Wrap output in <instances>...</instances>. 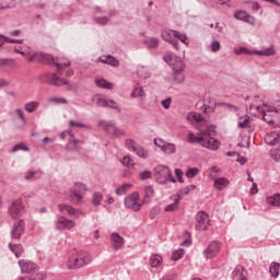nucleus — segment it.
<instances>
[{
  "label": "nucleus",
  "instance_id": "nucleus-1",
  "mask_svg": "<svg viewBox=\"0 0 280 280\" xmlns=\"http://www.w3.org/2000/svg\"><path fill=\"white\" fill-rule=\"evenodd\" d=\"M187 121L203 126L199 127V132L197 136H195L194 132L188 133V143H199L201 148H206L207 150H220V141L211 137L213 133H215V126H209L207 120L202 118V115L196 112H191L187 115Z\"/></svg>",
  "mask_w": 280,
  "mask_h": 280
},
{
  "label": "nucleus",
  "instance_id": "nucleus-2",
  "mask_svg": "<svg viewBox=\"0 0 280 280\" xmlns=\"http://www.w3.org/2000/svg\"><path fill=\"white\" fill-rule=\"evenodd\" d=\"M250 113L262 117V120L269 124V126H275V128L280 127V108L272 107L268 104L262 103L259 96L254 97V102L249 106Z\"/></svg>",
  "mask_w": 280,
  "mask_h": 280
},
{
  "label": "nucleus",
  "instance_id": "nucleus-3",
  "mask_svg": "<svg viewBox=\"0 0 280 280\" xmlns=\"http://www.w3.org/2000/svg\"><path fill=\"white\" fill-rule=\"evenodd\" d=\"M93 261L91 255L84 252H74L72 253L67 261L68 270H78V268H84V266H89Z\"/></svg>",
  "mask_w": 280,
  "mask_h": 280
},
{
  "label": "nucleus",
  "instance_id": "nucleus-4",
  "mask_svg": "<svg viewBox=\"0 0 280 280\" xmlns=\"http://www.w3.org/2000/svg\"><path fill=\"white\" fill-rule=\"evenodd\" d=\"M165 60L174 71L175 82H183L185 80V74H183V71L185 70V62H183V59H180V57L171 55L165 57Z\"/></svg>",
  "mask_w": 280,
  "mask_h": 280
},
{
  "label": "nucleus",
  "instance_id": "nucleus-5",
  "mask_svg": "<svg viewBox=\"0 0 280 280\" xmlns=\"http://www.w3.org/2000/svg\"><path fill=\"white\" fill-rule=\"evenodd\" d=\"M86 191H89L86 184L80 182L74 183L73 187L68 192L70 202H72V205H81L84 196H86Z\"/></svg>",
  "mask_w": 280,
  "mask_h": 280
},
{
  "label": "nucleus",
  "instance_id": "nucleus-6",
  "mask_svg": "<svg viewBox=\"0 0 280 280\" xmlns=\"http://www.w3.org/2000/svg\"><path fill=\"white\" fill-rule=\"evenodd\" d=\"M155 173L154 176L158 180V183H160V185H165V183H176V178H174V176H172V171L170 170V167L165 166V165H159L155 167Z\"/></svg>",
  "mask_w": 280,
  "mask_h": 280
},
{
  "label": "nucleus",
  "instance_id": "nucleus-7",
  "mask_svg": "<svg viewBox=\"0 0 280 280\" xmlns=\"http://www.w3.org/2000/svg\"><path fill=\"white\" fill-rule=\"evenodd\" d=\"M162 38L166 43H171L175 49H178V43L174 40V38H178L184 45H188L187 36L184 34L178 33L177 31H163Z\"/></svg>",
  "mask_w": 280,
  "mask_h": 280
},
{
  "label": "nucleus",
  "instance_id": "nucleus-8",
  "mask_svg": "<svg viewBox=\"0 0 280 280\" xmlns=\"http://www.w3.org/2000/svg\"><path fill=\"white\" fill-rule=\"evenodd\" d=\"M143 201L140 199L139 192L135 191L125 198V207L131 211H141Z\"/></svg>",
  "mask_w": 280,
  "mask_h": 280
},
{
  "label": "nucleus",
  "instance_id": "nucleus-9",
  "mask_svg": "<svg viewBox=\"0 0 280 280\" xmlns=\"http://www.w3.org/2000/svg\"><path fill=\"white\" fill-rule=\"evenodd\" d=\"M154 145H156V148H160L161 151L164 154H167L168 156H171V154H176V144H174L172 142H166L165 140H163L161 138H155Z\"/></svg>",
  "mask_w": 280,
  "mask_h": 280
},
{
  "label": "nucleus",
  "instance_id": "nucleus-10",
  "mask_svg": "<svg viewBox=\"0 0 280 280\" xmlns=\"http://www.w3.org/2000/svg\"><path fill=\"white\" fill-rule=\"evenodd\" d=\"M196 230L197 231H207L209 229V223L211 220L209 219V214L205 211H200L196 215Z\"/></svg>",
  "mask_w": 280,
  "mask_h": 280
},
{
  "label": "nucleus",
  "instance_id": "nucleus-11",
  "mask_svg": "<svg viewBox=\"0 0 280 280\" xmlns=\"http://www.w3.org/2000/svg\"><path fill=\"white\" fill-rule=\"evenodd\" d=\"M23 213H25L23 201H21V199L13 201L9 208V214L11 215V218L16 220V218H21Z\"/></svg>",
  "mask_w": 280,
  "mask_h": 280
},
{
  "label": "nucleus",
  "instance_id": "nucleus-12",
  "mask_svg": "<svg viewBox=\"0 0 280 280\" xmlns=\"http://www.w3.org/2000/svg\"><path fill=\"white\" fill-rule=\"evenodd\" d=\"M55 226L57 231H71V229H75V221L67 219L66 217H60L56 221Z\"/></svg>",
  "mask_w": 280,
  "mask_h": 280
},
{
  "label": "nucleus",
  "instance_id": "nucleus-13",
  "mask_svg": "<svg viewBox=\"0 0 280 280\" xmlns=\"http://www.w3.org/2000/svg\"><path fill=\"white\" fill-rule=\"evenodd\" d=\"M92 102L96 105V106H108L109 108H114L115 110H119V105H117V102L115 101H106V98H104V96L96 94L93 96Z\"/></svg>",
  "mask_w": 280,
  "mask_h": 280
},
{
  "label": "nucleus",
  "instance_id": "nucleus-14",
  "mask_svg": "<svg viewBox=\"0 0 280 280\" xmlns=\"http://www.w3.org/2000/svg\"><path fill=\"white\" fill-rule=\"evenodd\" d=\"M221 248H222V245H220V243L218 242L210 243L207 249L203 252L206 259H213V257H218Z\"/></svg>",
  "mask_w": 280,
  "mask_h": 280
},
{
  "label": "nucleus",
  "instance_id": "nucleus-15",
  "mask_svg": "<svg viewBox=\"0 0 280 280\" xmlns=\"http://www.w3.org/2000/svg\"><path fill=\"white\" fill-rule=\"evenodd\" d=\"M143 198H142V205H150L152 202V198L156 195V191L154 190V186L147 185L143 187Z\"/></svg>",
  "mask_w": 280,
  "mask_h": 280
},
{
  "label": "nucleus",
  "instance_id": "nucleus-16",
  "mask_svg": "<svg viewBox=\"0 0 280 280\" xmlns=\"http://www.w3.org/2000/svg\"><path fill=\"white\" fill-rule=\"evenodd\" d=\"M234 18L237 21H244L245 23H248L249 25H255V18L253 15H249L246 11H236L234 13Z\"/></svg>",
  "mask_w": 280,
  "mask_h": 280
},
{
  "label": "nucleus",
  "instance_id": "nucleus-17",
  "mask_svg": "<svg viewBox=\"0 0 280 280\" xmlns=\"http://www.w3.org/2000/svg\"><path fill=\"white\" fill-rule=\"evenodd\" d=\"M105 132H107V135H110L112 137L117 138L124 137V135H126V131H124L122 129L118 128L113 124H108L105 126Z\"/></svg>",
  "mask_w": 280,
  "mask_h": 280
},
{
  "label": "nucleus",
  "instance_id": "nucleus-18",
  "mask_svg": "<svg viewBox=\"0 0 280 280\" xmlns=\"http://www.w3.org/2000/svg\"><path fill=\"white\" fill-rule=\"evenodd\" d=\"M47 60H51L52 65H56L58 71H65L67 67H71V61L69 59L62 60L61 58H58L57 61H55L54 57L48 56Z\"/></svg>",
  "mask_w": 280,
  "mask_h": 280
},
{
  "label": "nucleus",
  "instance_id": "nucleus-19",
  "mask_svg": "<svg viewBox=\"0 0 280 280\" xmlns=\"http://www.w3.org/2000/svg\"><path fill=\"white\" fill-rule=\"evenodd\" d=\"M48 82L52 86H65L69 84V81L58 77L56 73L48 74Z\"/></svg>",
  "mask_w": 280,
  "mask_h": 280
},
{
  "label": "nucleus",
  "instance_id": "nucleus-20",
  "mask_svg": "<svg viewBox=\"0 0 280 280\" xmlns=\"http://www.w3.org/2000/svg\"><path fill=\"white\" fill-rule=\"evenodd\" d=\"M110 242H112V246L115 250H119V248H121V246H124V238L117 232L112 233Z\"/></svg>",
  "mask_w": 280,
  "mask_h": 280
},
{
  "label": "nucleus",
  "instance_id": "nucleus-21",
  "mask_svg": "<svg viewBox=\"0 0 280 280\" xmlns=\"http://www.w3.org/2000/svg\"><path fill=\"white\" fill-rule=\"evenodd\" d=\"M58 209H59L60 213H62V215H70V218H73L75 215V213H78V210H75V208H73V206H69V205H65V203L58 205Z\"/></svg>",
  "mask_w": 280,
  "mask_h": 280
},
{
  "label": "nucleus",
  "instance_id": "nucleus-22",
  "mask_svg": "<svg viewBox=\"0 0 280 280\" xmlns=\"http://www.w3.org/2000/svg\"><path fill=\"white\" fill-rule=\"evenodd\" d=\"M23 231H25V222H23V221L15 222L13 231H12L13 240H19V237H21V235H23Z\"/></svg>",
  "mask_w": 280,
  "mask_h": 280
},
{
  "label": "nucleus",
  "instance_id": "nucleus-23",
  "mask_svg": "<svg viewBox=\"0 0 280 280\" xmlns=\"http://www.w3.org/2000/svg\"><path fill=\"white\" fill-rule=\"evenodd\" d=\"M19 265L21 267L22 272H34V270H36V264L30 261V260H20Z\"/></svg>",
  "mask_w": 280,
  "mask_h": 280
},
{
  "label": "nucleus",
  "instance_id": "nucleus-24",
  "mask_svg": "<svg viewBox=\"0 0 280 280\" xmlns=\"http://www.w3.org/2000/svg\"><path fill=\"white\" fill-rule=\"evenodd\" d=\"M279 140H280V136H279V132L277 131L268 132L265 136V143H267V145H276V143H279Z\"/></svg>",
  "mask_w": 280,
  "mask_h": 280
},
{
  "label": "nucleus",
  "instance_id": "nucleus-25",
  "mask_svg": "<svg viewBox=\"0 0 280 280\" xmlns=\"http://www.w3.org/2000/svg\"><path fill=\"white\" fill-rule=\"evenodd\" d=\"M149 264L151 268H161V266H163V256L159 254H152Z\"/></svg>",
  "mask_w": 280,
  "mask_h": 280
},
{
  "label": "nucleus",
  "instance_id": "nucleus-26",
  "mask_svg": "<svg viewBox=\"0 0 280 280\" xmlns=\"http://www.w3.org/2000/svg\"><path fill=\"white\" fill-rule=\"evenodd\" d=\"M232 279L233 280H246V270H244V267L236 266V268L232 272Z\"/></svg>",
  "mask_w": 280,
  "mask_h": 280
},
{
  "label": "nucleus",
  "instance_id": "nucleus-27",
  "mask_svg": "<svg viewBox=\"0 0 280 280\" xmlns=\"http://www.w3.org/2000/svg\"><path fill=\"white\" fill-rule=\"evenodd\" d=\"M230 182L228 178L220 177L214 179V188L218 189V191H222V189H225V187H229Z\"/></svg>",
  "mask_w": 280,
  "mask_h": 280
},
{
  "label": "nucleus",
  "instance_id": "nucleus-28",
  "mask_svg": "<svg viewBox=\"0 0 280 280\" xmlns=\"http://www.w3.org/2000/svg\"><path fill=\"white\" fill-rule=\"evenodd\" d=\"M180 195H177L176 198L174 199V202L171 205H167L164 209L166 212H174L178 211V206L180 205Z\"/></svg>",
  "mask_w": 280,
  "mask_h": 280
},
{
  "label": "nucleus",
  "instance_id": "nucleus-29",
  "mask_svg": "<svg viewBox=\"0 0 280 280\" xmlns=\"http://www.w3.org/2000/svg\"><path fill=\"white\" fill-rule=\"evenodd\" d=\"M101 62L105 65H110L112 67H119V60L115 59L113 56H104L100 58Z\"/></svg>",
  "mask_w": 280,
  "mask_h": 280
},
{
  "label": "nucleus",
  "instance_id": "nucleus-30",
  "mask_svg": "<svg viewBox=\"0 0 280 280\" xmlns=\"http://www.w3.org/2000/svg\"><path fill=\"white\" fill-rule=\"evenodd\" d=\"M95 84L100 89H108L109 91L113 90V83H110L104 79H96Z\"/></svg>",
  "mask_w": 280,
  "mask_h": 280
},
{
  "label": "nucleus",
  "instance_id": "nucleus-31",
  "mask_svg": "<svg viewBox=\"0 0 280 280\" xmlns=\"http://www.w3.org/2000/svg\"><path fill=\"white\" fill-rule=\"evenodd\" d=\"M39 106H40V103L38 102H28L25 104L24 108L26 113H36Z\"/></svg>",
  "mask_w": 280,
  "mask_h": 280
},
{
  "label": "nucleus",
  "instance_id": "nucleus-32",
  "mask_svg": "<svg viewBox=\"0 0 280 280\" xmlns=\"http://www.w3.org/2000/svg\"><path fill=\"white\" fill-rule=\"evenodd\" d=\"M267 205L271 207H280V195H273L271 197H267Z\"/></svg>",
  "mask_w": 280,
  "mask_h": 280
},
{
  "label": "nucleus",
  "instance_id": "nucleus-33",
  "mask_svg": "<svg viewBox=\"0 0 280 280\" xmlns=\"http://www.w3.org/2000/svg\"><path fill=\"white\" fill-rule=\"evenodd\" d=\"M130 189H132V184H124L116 189V194L117 196H125V194H128Z\"/></svg>",
  "mask_w": 280,
  "mask_h": 280
},
{
  "label": "nucleus",
  "instance_id": "nucleus-34",
  "mask_svg": "<svg viewBox=\"0 0 280 280\" xmlns=\"http://www.w3.org/2000/svg\"><path fill=\"white\" fill-rule=\"evenodd\" d=\"M279 270H280V264L279 262H271V265L269 267V272H270L271 277L277 279V277H279Z\"/></svg>",
  "mask_w": 280,
  "mask_h": 280
},
{
  "label": "nucleus",
  "instance_id": "nucleus-35",
  "mask_svg": "<svg viewBox=\"0 0 280 280\" xmlns=\"http://www.w3.org/2000/svg\"><path fill=\"white\" fill-rule=\"evenodd\" d=\"M130 97H145V91L143 90L142 86H136L132 90Z\"/></svg>",
  "mask_w": 280,
  "mask_h": 280
},
{
  "label": "nucleus",
  "instance_id": "nucleus-36",
  "mask_svg": "<svg viewBox=\"0 0 280 280\" xmlns=\"http://www.w3.org/2000/svg\"><path fill=\"white\" fill-rule=\"evenodd\" d=\"M47 279V276H45V273L43 272H38V273H33L28 277H24L21 280H45Z\"/></svg>",
  "mask_w": 280,
  "mask_h": 280
},
{
  "label": "nucleus",
  "instance_id": "nucleus-37",
  "mask_svg": "<svg viewBox=\"0 0 280 280\" xmlns=\"http://www.w3.org/2000/svg\"><path fill=\"white\" fill-rule=\"evenodd\" d=\"M238 126L240 128H248L250 126V116L245 115L238 118Z\"/></svg>",
  "mask_w": 280,
  "mask_h": 280
},
{
  "label": "nucleus",
  "instance_id": "nucleus-38",
  "mask_svg": "<svg viewBox=\"0 0 280 280\" xmlns=\"http://www.w3.org/2000/svg\"><path fill=\"white\" fill-rule=\"evenodd\" d=\"M10 250L14 253L15 257H21L23 255V246L22 245H9Z\"/></svg>",
  "mask_w": 280,
  "mask_h": 280
},
{
  "label": "nucleus",
  "instance_id": "nucleus-39",
  "mask_svg": "<svg viewBox=\"0 0 280 280\" xmlns=\"http://www.w3.org/2000/svg\"><path fill=\"white\" fill-rule=\"evenodd\" d=\"M254 54H257L258 56H275L277 52L275 51V47H270L264 50H256Z\"/></svg>",
  "mask_w": 280,
  "mask_h": 280
},
{
  "label": "nucleus",
  "instance_id": "nucleus-40",
  "mask_svg": "<svg viewBox=\"0 0 280 280\" xmlns=\"http://www.w3.org/2000/svg\"><path fill=\"white\" fill-rule=\"evenodd\" d=\"M103 198L104 196L102 195V192H95L92 196V205H94V207H100V205H102Z\"/></svg>",
  "mask_w": 280,
  "mask_h": 280
},
{
  "label": "nucleus",
  "instance_id": "nucleus-41",
  "mask_svg": "<svg viewBox=\"0 0 280 280\" xmlns=\"http://www.w3.org/2000/svg\"><path fill=\"white\" fill-rule=\"evenodd\" d=\"M137 156H139L140 159H148V156H150V154L148 153V150H145L144 148L142 147H138L136 149V151H133Z\"/></svg>",
  "mask_w": 280,
  "mask_h": 280
},
{
  "label": "nucleus",
  "instance_id": "nucleus-42",
  "mask_svg": "<svg viewBox=\"0 0 280 280\" xmlns=\"http://www.w3.org/2000/svg\"><path fill=\"white\" fill-rule=\"evenodd\" d=\"M125 145H126L127 150H129V152H136L137 149L139 148V147H137V143L133 142L132 139H127L125 141Z\"/></svg>",
  "mask_w": 280,
  "mask_h": 280
},
{
  "label": "nucleus",
  "instance_id": "nucleus-43",
  "mask_svg": "<svg viewBox=\"0 0 280 280\" xmlns=\"http://www.w3.org/2000/svg\"><path fill=\"white\" fill-rule=\"evenodd\" d=\"M145 45L150 48V49H155V47H159V39L154 38V37H149L145 40Z\"/></svg>",
  "mask_w": 280,
  "mask_h": 280
},
{
  "label": "nucleus",
  "instance_id": "nucleus-44",
  "mask_svg": "<svg viewBox=\"0 0 280 280\" xmlns=\"http://www.w3.org/2000/svg\"><path fill=\"white\" fill-rule=\"evenodd\" d=\"M200 174V170L198 167H190L186 172L187 178H196Z\"/></svg>",
  "mask_w": 280,
  "mask_h": 280
},
{
  "label": "nucleus",
  "instance_id": "nucleus-45",
  "mask_svg": "<svg viewBox=\"0 0 280 280\" xmlns=\"http://www.w3.org/2000/svg\"><path fill=\"white\" fill-rule=\"evenodd\" d=\"M184 256H185V249L174 250L172 255V260L178 261V259H183Z\"/></svg>",
  "mask_w": 280,
  "mask_h": 280
},
{
  "label": "nucleus",
  "instance_id": "nucleus-46",
  "mask_svg": "<svg viewBox=\"0 0 280 280\" xmlns=\"http://www.w3.org/2000/svg\"><path fill=\"white\" fill-rule=\"evenodd\" d=\"M15 117H19V119H21V121H23V124H27V119H25V113L23 112V109L18 108L14 112Z\"/></svg>",
  "mask_w": 280,
  "mask_h": 280
},
{
  "label": "nucleus",
  "instance_id": "nucleus-47",
  "mask_svg": "<svg viewBox=\"0 0 280 280\" xmlns=\"http://www.w3.org/2000/svg\"><path fill=\"white\" fill-rule=\"evenodd\" d=\"M121 163L122 165H126L127 167L130 165H135V161L132 160V158H130V155H126L121 159Z\"/></svg>",
  "mask_w": 280,
  "mask_h": 280
},
{
  "label": "nucleus",
  "instance_id": "nucleus-48",
  "mask_svg": "<svg viewBox=\"0 0 280 280\" xmlns=\"http://www.w3.org/2000/svg\"><path fill=\"white\" fill-rule=\"evenodd\" d=\"M139 178H140V180H148V179L152 178V172L143 171L139 174Z\"/></svg>",
  "mask_w": 280,
  "mask_h": 280
},
{
  "label": "nucleus",
  "instance_id": "nucleus-49",
  "mask_svg": "<svg viewBox=\"0 0 280 280\" xmlns=\"http://www.w3.org/2000/svg\"><path fill=\"white\" fill-rule=\"evenodd\" d=\"M39 58H40V54H38V52H30L28 55H27V60H28V62H35V60H39Z\"/></svg>",
  "mask_w": 280,
  "mask_h": 280
},
{
  "label": "nucleus",
  "instance_id": "nucleus-50",
  "mask_svg": "<svg viewBox=\"0 0 280 280\" xmlns=\"http://www.w3.org/2000/svg\"><path fill=\"white\" fill-rule=\"evenodd\" d=\"M49 102L52 104H67V100L62 97H51Z\"/></svg>",
  "mask_w": 280,
  "mask_h": 280
},
{
  "label": "nucleus",
  "instance_id": "nucleus-51",
  "mask_svg": "<svg viewBox=\"0 0 280 280\" xmlns=\"http://www.w3.org/2000/svg\"><path fill=\"white\" fill-rule=\"evenodd\" d=\"M162 106H163V108H165L167 110L172 106V98L168 97V98L162 101Z\"/></svg>",
  "mask_w": 280,
  "mask_h": 280
},
{
  "label": "nucleus",
  "instance_id": "nucleus-52",
  "mask_svg": "<svg viewBox=\"0 0 280 280\" xmlns=\"http://www.w3.org/2000/svg\"><path fill=\"white\" fill-rule=\"evenodd\" d=\"M175 174H176V176L178 178V183H185V179H183V171L182 170L176 168L175 170Z\"/></svg>",
  "mask_w": 280,
  "mask_h": 280
},
{
  "label": "nucleus",
  "instance_id": "nucleus-53",
  "mask_svg": "<svg viewBox=\"0 0 280 280\" xmlns=\"http://www.w3.org/2000/svg\"><path fill=\"white\" fill-rule=\"evenodd\" d=\"M34 176H36V173L34 171H28V172H26L24 178H25V180H32V178H34Z\"/></svg>",
  "mask_w": 280,
  "mask_h": 280
},
{
  "label": "nucleus",
  "instance_id": "nucleus-54",
  "mask_svg": "<svg viewBox=\"0 0 280 280\" xmlns=\"http://www.w3.org/2000/svg\"><path fill=\"white\" fill-rule=\"evenodd\" d=\"M211 49L212 51H220V42L218 40L212 42Z\"/></svg>",
  "mask_w": 280,
  "mask_h": 280
},
{
  "label": "nucleus",
  "instance_id": "nucleus-55",
  "mask_svg": "<svg viewBox=\"0 0 280 280\" xmlns=\"http://www.w3.org/2000/svg\"><path fill=\"white\" fill-rule=\"evenodd\" d=\"M195 189H196V185H190V186H187L186 188H184L182 190V194L187 195V194H189V191H194Z\"/></svg>",
  "mask_w": 280,
  "mask_h": 280
},
{
  "label": "nucleus",
  "instance_id": "nucleus-56",
  "mask_svg": "<svg viewBox=\"0 0 280 280\" xmlns=\"http://www.w3.org/2000/svg\"><path fill=\"white\" fill-rule=\"evenodd\" d=\"M5 43L23 45V40L22 39H12V38H9V37L5 38Z\"/></svg>",
  "mask_w": 280,
  "mask_h": 280
},
{
  "label": "nucleus",
  "instance_id": "nucleus-57",
  "mask_svg": "<svg viewBox=\"0 0 280 280\" xmlns=\"http://www.w3.org/2000/svg\"><path fill=\"white\" fill-rule=\"evenodd\" d=\"M71 128H84L82 122H75L74 120H70Z\"/></svg>",
  "mask_w": 280,
  "mask_h": 280
},
{
  "label": "nucleus",
  "instance_id": "nucleus-58",
  "mask_svg": "<svg viewBox=\"0 0 280 280\" xmlns=\"http://www.w3.org/2000/svg\"><path fill=\"white\" fill-rule=\"evenodd\" d=\"M258 191H259V188H257V184L253 183V186L250 188L252 196H255V194H258Z\"/></svg>",
  "mask_w": 280,
  "mask_h": 280
},
{
  "label": "nucleus",
  "instance_id": "nucleus-59",
  "mask_svg": "<svg viewBox=\"0 0 280 280\" xmlns=\"http://www.w3.org/2000/svg\"><path fill=\"white\" fill-rule=\"evenodd\" d=\"M71 137V139H73V135L70 131H63L60 136L61 139H66V137Z\"/></svg>",
  "mask_w": 280,
  "mask_h": 280
},
{
  "label": "nucleus",
  "instance_id": "nucleus-60",
  "mask_svg": "<svg viewBox=\"0 0 280 280\" xmlns=\"http://www.w3.org/2000/svg\"><path fill=\"white\" fill-rule=\"evenodd\" d=\"M143 69H145V68L140 67V68L138 69V75H140V78H148V74H143Z\"/></svg>",
  "mask_w": 280,
  "mask_h": 280
},
{
  "label": "nucleus",
  "instance_id": "nucleus-61",
  "mask_svg": "<svg viewBox=\"0 0 280 280\" xmlns=\"http://www.w3.org/2000/svg\"><path fill=\"white\" fill-rule=\"evenodd\" d=\"M241 165H245L246 161H248L246 158L242 156V158H237L236 160Z\"/></svg>",
  "mask_w": 280,
  "mask_h": 280
},
{
  "label": "nucleus",
  "instance_id": "nucleus-62",
  "mask_svg": "<svg viewBox=\"0 0 280 280\" xmlns=\"http://www.w3.org/2000/svg\"><path fill=\"white\" fill-rule=\"evenodd\" d=\"M252 9H253L255 12H257V10H259V3L253 2V3H252Z\"/></svg>",
  "mask_w": 280,
  "mask_h": 280
},
{
  "label": "nucleus",
  "instance_id": "nucleus-63",
  "mask_svg": "<svg viewBox=\"0 0 280 280\" xmlns=\"http://www.w3.org/2000/svg\"><path fill=\"white\" fill-rule=\"evenodd\" d=\"M73 75V70L69 69L66 71V78H71Z\"/></svg>",
  "mask_w": 280,
  "mask_h": 280
},
{
  "label": "nucleus",
  "instance_id": "nucleus-64",
  "mask_svg": "<svg viewBox=\"0 0 280 280\" xmlns=\"http://www.w3.org/2000/svg\"><path fill=\"white\" fill-rule=\"evenodd\" d=\"M20 35H21V31L19 30L10 32V36H20Z\"/></svg>",
  "mask_w": 280,
  "mask_h": 280
}]
</instances>
